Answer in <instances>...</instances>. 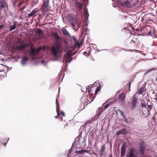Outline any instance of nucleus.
<instances>
[{"label": "nucleus", "instance_id": "nucleus-20", "mask_svg": "<svg viewBox=\"0 0 157 157\" xmlns=\"http://www.w3.org/2000/svg\"><path fill=\"white\" fill-rule=\"evenodd\" d=\"M6 3L4 0H1L0 1V7L2 9L5 7Z\"/></svg>", "mask_w": 157, "mask_h": 157}, {"label": "nucleus", "instance_id": "nucleus-34", "mask_svg": "<svg viewBox=\"0 0 157 157\" xmlns=\"http://www.w3.org/2000/svg\"><path fill=\"white\" fill-rule=\"evenodd\" d=\"M147 107L149 109H150V110H151L153 108L152 105L151 104L148 105L147 106Z\"/></svg>", "mask_w": 157, "mask_h": 157}, {"label": "nucleus", "instance_id": "nucleus-14", "mask_svg": "<svg viewBox=\"0 0 157 157\" xmlns=\"http://www.w3.org/2000/svg\"><path fill=\"white\" fill-rule=\"evenodd\" d=\"M38 10L37 9L33 10L31 13L28 14L29 17H30L32 16L33 17H35V13L37 12Z\"/></svg>", "mask_w": 157, "mask_h": 157}, {"label": "nucleus", "instance_id": "nucleus-7", "mask_svg": "<svg viewBox=\"0 0 157 157\" xmlns=\"http://www.w3.org/2000/svg\"><path fill=\"white\" fill-rule=\"evenodd\" d=\"M49 0H44L42 5V8L44 11H48L49 8Z\"/></svg>", "mask_w": 157, "mask_h": 157}, {"label": "nucleus", "instance_id": "nucleus-47", "mask_svg": "<svg viewBox=\"0 0 157 157\" xmlns=\"http://www.w3.org/2000/svg\"><path fill=\"white\" fill-rule=\"evenodd\" d=\"M61 121H63V119L62 116L61 117Z\"/></svg>", "mask_w": 157, "mask_h": 157}, {"label": "nucleus", "instance_id": "nucleus-19", "mask_svg": "<svg viewBox=\"0 0 157 157\" xmlns=\"http://www.w3.org/2000/svg\"><path fill=\"white\" fill-rule=\"evenodd\" d=\"M75 5L76 6L79 8L80 10H82V5L81 3L76 1L75 2Z\"/></svg>", "mask_w": 157, "mask_h": 157}, {"label": "nucleus", "instance_id": "nucleus-30", "mask_svg": "<svg viewBox=\"0 0 157 157\" xmlns=\"http://www.w3.org/2000/svg\"><path fill=\"white\" fill-rule=\"evenodd\" d=\"M82 149H81L80 150L77 151L75 152V153L77 154H81L83 153V152L82 151Z\"/></svg>", "mask_w": 157, "mask_h": 157}, {"label": "nucleus", "instance_id": "nucleus-33", "mask_svg": "<svg viewBox=\"0 0 157 157\" xmlns=\"http://www.w3.org/2000/svg\"><path fill=\"white\" fill-rule=\"evenodd\" d=\"M147 35L148 36H153L151 34V31H150L148 32V33L147 34Z\"/></svg>", "mask_w": 157, "mask_h": 157}, {"label": "nucleus", "instance_id": "nucleus-3", "mask_svg": "<svg viewBox=\"0 0 157 157\" xmlns=\"http://www.w3.org/2000/svg\"><path fill=\"white\" fill-rule=\"evenodd\" d=\"M72 56V55L69 52H68L64 55L63 62H65L67 63L66 66L67 65V63H71L73 59Z\"/></svg>", "mask_w": 157, "mask_h": 157}, {"label": "nucleus", "instance_id": "nucleus-28", "mask_svg": "<svg viewBox=\"0 0 157 157\" xmlns=\"http://www.w3.org/2000/svg\"><path fill=\"white\" fill-rule=\"evenodd\" d=\"M156 69L155 68H152L150 69H149L146 72V73H145V74L146 75L148 72H149L150 71H153L155 70Z\"/></svg>", "mask_w": 157, "mask_h": 157}, {"label": "nucleus", "instance_id": "nucleus-39", "mask_svg": "<svg viewBox=\"0 0 157 157\" xmlns=\"http://www.w3.org/2000/svg\"><path fill=\"white\" fill-rule=\"evenodd\" d=\"M4 26V25H0V29L2 28Z\"/></svg>", "mask_w": 157, "mask_h": 157}, {"label": "nucleus", "instance_id": "nucleus-27", "mask_svg": "<svg viewBox=\"0 0 157 157\" xmlns=\"http://www.w3.org/2000/svg\"><path fill=\"white\" fill-rule=\"evenodd\" d=\"M141 108H147V104L146 103H141Z\"/></svg>", "mask_w": 157, "mask_h": 157}, {"label": "nucleus", "instance_id": "nucleus-23", "mask_svg": "<svg viewBox=\"0 0 157 157\" xmlns=\"http://www.w3.org/2000/svg\"><path fill=\"white\" fill-rule=\"evenodd\" d=\"M73 39L74 40H75V44L77 46H81V45H82V43H78V41H77L76 40V38H75V36H73Z\"/></svg>", "mask_w": 157, "mask_h": 157}, {"label": "nucleus", "instance_id": "nucleus-40", "mask_svg": "<svg viewBox=\"0 0 157 157\" xmlns=\"http://www.w3.org/2000/svg\"><path fill=\"white\" fill-rule=\"evenodd\" d=\"M87 53V52H83V54L85 56L86 55V54Z\"/></svg>", "mask_w": 157, "mask_h": 157}, {"label": "nucleus", "instance_id": "nucleus-6", "mask_svg": "<svg viewBox=\"0 0 157 157\" xmlns=\"http://www.w3.org/2000/svg\"><path fill=\"white\" fill-rule=\"evenodd\" d=\"M41 49L40 47L36 49L31 48L30 52L31 56L33 58L35 56L39 53Z\"/></svg>", "mask_w": 157, "mask_h": 157}, {"label": "nucleus", "instance_id": "nucleus-12", "mask_svg": "<svg viewBox=\"0 0 157 157\" xmlns=\"http://www.w3.org/2000/svg\"><path fill=\"white\" fill-rule=\"evenodd\" d=\"M25 46L24 43L17 45L15 49L18 51H20L24 50L25 48Z\"/></svg>", "mask_w": 157, "mask_h": 157}, {"label": "nucleus", "instance_id": "nucleus-50", "mask_svg": "<svg viewBox=\"0 0 157 157\" xmlns=\"http://www.w3.org/2000/svg\"><path fill=\"white\" fill-rule=\"evenodd\" d=\"M132 42H133V43H135V41H134V40H132Z\"/></svg>", "mask_w": 157, "mask_h": 157}, {"label": "nucleus", "instance_id": "nucleus-26", "mask_svg": "<svg viewBox=\"0 0 157 157\" xmlns=\"http://www.w3.org/2000/svg\"><path fill=\"white\" fill-rule=\"evenodd\" d=\"M144 92V88L141 87L139 89L138 93L139 94H142Z\"/></svg>", "mask_w": 157, "mask_h": 157}, {"label": "nucleus", "instance_id": "nucleus-37", "mask_svg": "<svg viewBox=\"0 0 157 157\" xmlns=\"http://www.w3.org/2000/svg\"><path fill=\"white\" fill-rule=\"evenodd\" d=\"M82 151L83 152V153H88L89 152V151L88 150H85L84 149L82 150Z\"/></svg>", "mask_w": 157, "mask_h": 157}, {"label": "nucleus", "instance_id": "nucleus-31", "mask_svg": "<svg viewBox=\"0 0 157 157\" xmlns=\"http://www.w3.org/2000/svg\"><path fill=\"white\" fill-rule=\"evenodd\" d=\"M100 89V87H99V86L95 90V95H96L98 93V92L99 91Z\"/></svg>", "mask_w": 157, "mask_h": 157}, {"label": "nucleus", "instance_id": "nucleus-57", "mask_svg": "<svg viewBox=\"0 0 157 157\" xmlns=\"http://www.w3.org/2000/svg\"><path fill=\"white\" fill-rule=\"evenodd\" d=\"M0 62H3V61H1V60H0Z\"/></svg>", "mask_w": 157, "mask_h": 157}, {"label": "nucleus", "instance_id": "nucleus-17", "mask_svg": "<svg viewBox=\"0 0 157 157\" xmlns=\"http://www.w3.org/2000/svg\"><path fill=\"white\" fill-rule=\"evenodd\" d=\"M149 112V111L147 108H143L142 110V114L144 115V116H146L147 114Z\"/></svg>", "mask_w": 157, "mask_h": 157}, {"label": "nucleus", "instance_id": "nucleus-21", "mask_svg": "<svg viewBox=\"0 0 157 157\" xmlns=\"http://www.w3.org/2000/svg\"><path fill=\"white\" fill-rule=\"evenodd\" d=\"M126 129H121L119 130L117 133V135L120 134H124L125 135L126 134V132H125Z\"/></svg>", "mask_w": 157, "mask_h": 157}, {"label": "nucleus", "instance_id": "nucleus-2", "mask_svg": "<svg viewBox=\"0 0 157 157\" xmlns=\"http://www.w3.org/2000/svg\"><path fill=\"white\" fill-rule=\"evenodd\" d=\"M119 4L124 8H131L134 5L133 3L129 0H126L124 2H119Z\"/></svg>", "mask_w": 157, "mask_h": 157}, {"label": "nucleus", "instance_id": "nucleus-61", "mask_svg": "<svg viewBox=\"0 0 157 157\" xmlns=\"http://www.w3.org/2000/svg\"><path fill=\"white\" fill-rule=\"evenodd\" d=\"M9 140V138L8 139V140Z\"/></svg>", "mask_w": 157, "mask_h": 157}, {"label": "nucleus", "instance_id": "nucleus-41", "mask_svg": "<svg viewBox=\"0 0 157 157\" xmlns=\"http://www.w3.org/2000/svg\"><path fill=\"white\" fill-rule=\"evenodd\" d=\"M109 157H113L112 154L109 155Z\"/></svg>", "mask_w": 157, "mask_h": 157}, {"label": "nucleus", "instance_id": "nucleus-11", "mask_svg": "<svg viewBox=\"0 0 157 157\" xmlns=\"http://www.w3.org/2000/svg\"><path fill=\"white\" fill-rule=\"evenodd\" d=\"M29 60V58L26 56L23 57L21 61V64L23 66H25L27 63V61Z\"/></svg>", "mask_w": 157, "mask_h": 157}, {"label": "nucleus", "instance_id": "nucleus-49", "mask_svg": "<svg viewBox=\"0 0 157 157\" xmlns=\"http://www.w3.org/2000/svg\"><path fill=\"white\" fill-rule=\"evenodd\" d=\"M6 143H4L3 144H4V145L5 146L6 145Z\"/></svg>", "mask_w": 157, "mask_h": 157}, {"label": "nucleus", "instance_id": "nucleus-58", "mask_svg": "<svg viewBox=\"0 0 157 157\" xmlns=\"http://www.w3.org/2000/svg\"><path fill=\"white\" fill-rule=\"evenodd\" d=\"M32 45H33V44H32L31 46H32Z\"/></svg>", "mask_w": 157, "mask_h": 157}, {"label": "nucleus", "instance_id": "nucleus-8", "mask_svg": "<svg viewBox=\"0 0 157 157\" xmlns=\"http://www.w3.org/2000/svg\"><path fill=\"white\" fill-rule=\"evenodd\" d=\"M53 36L54 37L56 42V45L61 46L60 42V37L56 33H53Z\"/></svg>", "mask_w": 157, "mask_h": 157}, {"label": "nucleus", "instance_id": "nucleus-16", "mask_svg": "<svg viewBox=\"0 0 157 157\" xmlns=\"http://www.w3.org/2000/svg\"><path fill=\"white\" fill-rule=\"evenodd\" d=\"M17 25V22L15 21L13 22V25L9 26V27L10 29V31H11L14 30L16 28Z\"/></svg>", "mask_w": 157, "mask_h": 157}, {"label": "nucleus", "instance_id": "nucleus-55", "mask_svg": "<svg viewBox=\"0 0 157 157\" xmlns=\"http://www.w3.org/2000/svg\"><path fill=\"white\" fill-rule=\"evenodd\" d=\"M86 10H87V8L86 7Z\"/></svg>", "mask_w": 157, "mask_h": 157}, {"label": "nucleus", "instance_id": "nucleus-42", "mask_svg": "<svg viewBox=\"0 0 157 157\" xmlns=\"http://www.w3.org/2000/svg\"><path fill=\"white\" fill-rule=\"evenodd\" d=\"M155 115L152 118V119L153 120H155Z\"/></svg>", "mask_w": 157, "mask_h": 157}, {"label": "nucleus", "instance_id": "nucleus-9", "mask_svg": "<svg viewBox=\"0 0 157 157\" xmlns=\"http://www.w3.org/2000/svg\"><path fill=\"white\" fill-rule=\"evenodd\" d=\"M126 145L125 144H123L121 148V156H123L125 155L126 153Z\"/></svg>", "mask_w": 157, "mask_h": 157}, {"label": "nucleus", "instance_id": "nucleus-44", "mask_svg": "<svg viewBox=\"0 0 157 157\" xmlns=\"http://www.w3.org/2000/svg\"><path fill=\"white\" fill-rule=\"evenodd\" d=\"M136 51V50H135V49H133V50H131V51Z\"/></svg>", "mask_w": 157, "mask_h": 157}, {"label": "nucleus", "instance_id": "nucleus-46", "mask_svg": "<svg viewBox=\"0 0 157 157\" xmlns=\"http://www.w3.org/2000/svg\"><path fill=\"white\" fill-rule=\"evenodd\" d=\"M155 100L156 101H157V97L155 98Z\"/></svg>", "mask_w": 157, "mask_h": 157}, {"label": "nucleus", "instance_id": "nucleus-48", "mask_svg": "<svg viewBox=\"0 0 157 157\" xmlns=\"http://www.w3.org/2000/svg\"><path fill=\"white\" fill-rule=\"evenodd\" d=\"M59 91H58V92H59V91H60V87H59Z\"/></svg>", "mask_w": 157, "mask_h": 157}, {"label": "nucleus", "instance_id": "nucleus-38", "mask_svg": "<svg viewBox=\"0 0 157 157\" xmlns=\"http://www.w3.org/2000/svg\"><path fill=\"white\" fill-rule=\"evenodd\" d=\"M131 82H129L128 83V86H129V91L130 90V85H131Z\"/></svg>", "mask_w": 157, "mask_h": 157}, {"label": "nucleus", "instance_id": "nucleus-56", "mask_svg": "<svg viewBox=\"0 0 157 157\" xmlns=\"http://www.w3.org/2000/svg\"><path fill=\"white\" fill-rule=\"evenodd\" d=\"M93 154H95L96 155H97V154H96V153H94Z\"/></svg>", "mask_w": 157, "mask_h": 157}, {"label": "nucleus", "instance_id": "nucleus-10", "mask_svg": "<svg viewBox=\"0 0 157 157\" xmlns=\"http://www.w3.org/2000/svg\"><path fill=\"white\" fill-rule=\"evenodd\" d=\"M56 112L57 113V115L56 116H55V117L56 118H58L59 117V102L57 100V98H56Z\"/></svg>", "mask_w": 157, "mask_h": 157}, {"label": "nucleus", "instance_id": "nucleus-54", "mask_svg": "<svg viewBox=\"0 0 157 157\" xmlns=\"http://www.w3.org/2000/svg\"><path fill=\"white\" fill-rule=\"evenodd\" d=\"M42 63H44V61H43H43H42Z\"/></svg>", "mask_w": 157, "mask_h": 157}, {"label": "nucleus", "instance_id": "nucleus-5", "mask_svg": "<svg viewBox=\"0 0 157 157\" xmlns=\"http://www.w3.org/2000/svg\"><path fill=\"white\" fill-rule=\"evenodd\" d=\"M137 101V98L136 96H133L132 100V101L129 102V104H131L130 108L132 110H133L135 108Z\"/></svg>", "mask_w": 157, "mask_h": 157}, {"label": "nucleus", "instance_id": "nucleus-60", "mask_svg": "<svg viewBox=\"0 0 157 157\" xmlns=\"http://www.w3.org/2000/svg\"><path fill=\"white\" fill-rule=\"evenodd\" d=\"M9 140V138L8 139V140Z\"/></svg>", "mask_w": 157, "mask_h": 157}, {"label": "nucleus", "instance_id": "nucleus-15", "mask_svg": "<svg viewBox=\"0 0 157 157\" xmlns=\"http://www.w3.org/2000/svg\"><path fill=\"white\" fill-rule=\"evenodd\" d=\"M61 30L64 35H65L66 36H70V33L66 28H62Z\"/></svg>", "mask_w": 157, "mask_h": 157}, {"label": "nucleus", "instance_id": "nucleus-51", "mask_svg": "<svg viewBox=\"0 0 157 157\" xmlns=\"http://www.w3.org/2000/svg\"><path fill=\"white\" fill-rule=\"evenodd\" d=\"M155 80L157 82V78H156Z\"/></svg>", "mask_w": 157, "mask_h": 157}, {"label": "nucleus", "instance_id": "nucleus-24", "mask_svg": "<svg viewBox=\"0 0 157 157\" xmlns=\"http://www.w3.org/2000/svg\"><path fill=\"white\" fill-rule=\"evenodd\" d=\"M112 103L111 102L108 103L107 104H106L104 105H103L102 107V109L103 110H104L106 109H107L108 107L109 106V105H110Z\"/></svg>", "mask_w": 157, "mask_h": 157}, {"label": "nucleus", "instance_id": "nucleus-32", "mask_svg": "<svg viewBox=\"0 0 157 157\" xmlns=\"http://www.w3.org/2000/svg\"><path fill=\"white\" fill-rule=\"evenodd\" d=\"M91 90V87H90V86H88V87L87 88H86V90L87 91L88 93H90V90Z\"/></svg>", "mask_w": 157, "mask_h": 157}, {"label": "nucleus", "instance_id": "nucleus-22", "mask_svg": "<svg viewBox=\"0 0 157 157\" xmlns=\"http://www.w3.org/2000/svg\"><path fill=\"white\" fill-rule=\"evenodd\" d=\"M134 149H133L130 150L128 157H135V155L134 153Z\"/></svg>", "mask_w": 157, "mask_h": 157}, {"label": "nucleus", "instance_id": "nucleus-35", "mask_svg": "<svg viewBox=\"0 0 157 157\" xmlns=\"http://www.w3.org/2000/svg\"><path fill=\"white\" fill-rule=\"evenodd\" d=\"M61 114L62 116L64 117L65 116V114L63 111H61Z\"/></svg>", "mask_w": 157, "mask_h": 157}, {"label": "nucleus", "instance_id": "nucleus-18", "mask_svg": "<svg viewBox=\"0 0 157 157\" xmlns=\"http://www.w3.org/2000/svg\"><path fill=\"white\" fill-rule=\"evenodd\" d=\"M105 150V146L104 145H102L101 146L100 149V156H101L103 155V153Z\"/></svg>", "mask_w": 157, "mask_h": 157}, {"label": "nucleus", "instance_id": "nucleus-29", "mask_svg": "<svg viewBox=\"0 0 157 157\" xmlns=\"http://www.w3.org/2000/svg\"><path fill=\"white\" fill-rule=\"evenodd\" d=\"M37 32L40 35H43V32L42 29H39L37 31Z\"/></svg>", "mask_w": 157, "mask_h": 157}, {"label": "nucleus", "instance_id": "nucleus-36", "mask_svg": "<svg viewBox=\"0 0 157 157\" xmlns=\"http://www.w3.org/2000/svg\"><path fill=\"white\" fill-rule=\"evenodd\" d=\"M86 16V19H87L89 17L88 13V12H87L86 13L85 16Z\"/></svg>", "mask_w": 157, "mask_h": 157}, {"label": "nucleus", "instance_id": "nucleus-59", "mask_svg": "<svg viewBox=\"0 0 157 157\" xmlns=\"http://www.w3.org/2000/svg\"><path fill=\"white\" fill-rule=\"evenodd\" d=\"M127 51H129L127 50Z\"/></svg>", "mask_w": 157, "mask_h": 157}, {"label": "nucleus", "instance_id": "nucleus-53", "mask_svg": "<svg viewBox=\"0 0 157 157\" xmlns=\"http://www.w3.org/2000/svg\"><path fill=\"white\" fill-rule=\"evenodd\" d=\"M156 13L157 14V10L156 11Z\"/></svg>", "mask_w": 157, "mask_h": 157}, {"label": "nucleus", "instance_id": "nucleus-25", "mask_svg": "<svg viewBox=\"0 0 157 157\" xmlns=\"http://www.w3.org/2000/svg\"><path fill=\"white\" fill-rule=\"evenodd\" d=\"M118 111L119 112L121 115L122 116L124 120H126V117H125V115H124V114L123 112L120 109H119L118 110Z\"/></svg>", "mask_w": 157, "mask_h": 157}, {"label": "nucleus", "instance_id": "nucleus-52", "mask_svg": "<svg viewBox=\"0 0 157 157\" xmlns=\"http://www.w3.org/2000/svg\"><path fill=\"white\" fill-rule=\"evenodd\" d=\"M0 64L2 65L3 66V64H2V63H0Z\"/></svg>", "mask_w": 157, "mask_h": 157}, {"label": "nucleus", "instance_id": "nucleus-4", "mask_svg": "<svg viewBox=\"0 0 157 157\" xmlns=\"http://www.w3.org/2000/svg\"><path fill=\"white\" fill-rule=\"evenodd\" d=\"M146 147V144L144 141H142L140 143L139 146V150L142 155L144 154Z\"/></svg>", "mask_w": 157, "mask_h": 157}, {"label": "nucleus", "instance_id": "nucleus-13", "mask_svg": "<svg viewBox=\"0 0 157 157\" xmlns=\"http://www.w3.org/2000/svg\"><path fill=\"white\" fill-rule=\"evenodd\" d=\"M126 97V94L124 92H122L119 95V99L121 102H123Z\"/></svg>", "mask_w": 157, "mask_h": 157}, {"label": "nucleus", "instance_id": "nucleus-45", "mask_svg": "<svg viewBox=\"0 0 157 157\" xmlns=\"http://www.w3.org/2000/svg\"><path fill=\"white\" fill-rule=\"evenodd\" d=\"M2 8H1L0 7V13H1V10H2Z\"/></svg>", "mask_w": 157, "mask_h": 157}, {"label": "nucleus", "instance_id": "nucleus-1", "mask_svg": "<svg viewBox=\"0 0 157 157\" xmlns=\"http://www.w3.org/2000/svg\"><path fill=\"white\" fill-rule=\"evenodd\" d=\"M63 51V47L61 46L55 45L53 46L51 49L52 54L53 56L56 58L58 57L60 54Z\"/></svg>", "mask_w": 157, "mask_h": 157}, {"label": "nucleus", "instance_id": "nucleus-43", "mask_svg": "<svg viewBox=\"0 0 157 157\" xmlns=\"http://www.w3.org/2000/svg\"><path fill=\"white\" fill-rule=\"evenodd\" d=\"M93 85V84H90V85H89L88 86H90V87H92Z\"/></svg>", "mask_w": 157, "mask_h": 157}]
</instances>
